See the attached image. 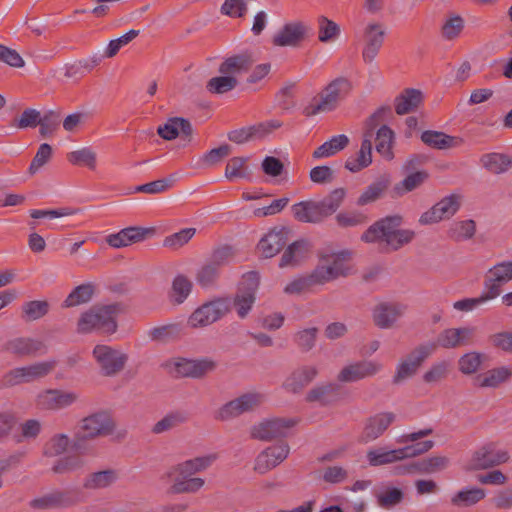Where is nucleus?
I'll use <instances>...</instances> for the list:
<instances>
[{"instance_id":"f257e3e1","label":"nucleus","mask_w":512,"mask_h":512,"mask_svg":"<svg viewBox=\"0 0 512 512\" xmlns=\"http://www.w3.org/2000/svg\"><path fill=\"white\" fill-rule=\"evenodd\" d=\"M121 311L122 306L119 303L95 305L81 314L77 331L83 334L93 331L114 333L117 329L116 317Z\"/></svg>"},{"instance_id":"f03ea898","label":"nucleus","mask_w":512,"mask_h":512,"mask_svg":"<svg viewBox=\"0 0 512 512\" xmlns=\"http://www.w3.org/2000/svg\"><path fill=\"white\" fill-rule=\"evenodd\" d=\"M351 83L344 77H339L330 82L320 93L319 99L314 98L303 109V114L311 117L323 112H330L337 108L338 104L346 98L351 91Z\"/></svg>"},{"instance_id":"7ed1b4c3","label":"nucleus","mask_w":512,"mask_h":512,"mask_svg":"<svg viewBox=\"0 0 512 512\" xmlns=\"http://www.w3.org/2000/svg\"><path fill=\"white\" fill-rule=\"evenodd\" d=\"M350 258L349 251L323 255L314 269L315 277L324 285L339 277L348 276L352 270L349 264Z\"/></svg>"},{"instance_id":"20e7f679","label":"nucleus","mask_w":512,"mask_h":512,"mask_svg":"<svg viewBox=\"0 0 512 512\" xmlns=\"http://www.w3.org/2000/svg\"><path fill=\"white\" fill-rule=\"evenodd\" d=\"M229 311V300L217 298L195 309L189 316L187 325L192 329L205 328L222 319Z\"/></svg>"},{"instance_id":"39448f33","label":"nucleus","mask_w":512,"mask_h":512,"mask_svg":"<svg viewBox=\"0 0 512 512\" xmlns=\"http://www.w3.org/2000/svg\"><path fill=\"white\" fill-rule=\"evenodd\" d=\"M509 459L510 455L507 450L498 448L497 444L494 442H489L472 453L466 470H486L504 464L508 462Z\"/></svg>"},{"instance_id":"423d86ee","label":"nucleus","mask_w":512,"mask_h":512,"mask_svg":"<svg viewBox=\"0 0 512 512\" xmlns=\"http://www.w3.org/2000/svg\"><path fill=\"white\" fill-rule=\"evenodd\" d=\"M93 357L99 367L100 374L105 377L118 375L126 366L128 355L108 345H96Z\"/></svg>"},{"instance_id":"0eeeda50","label":"nucleus","mask_w":512,"mask_h":512,"mask_svg":"<svg viewBox=\"0 0 512 512\" xmlns=\"http://www.w3.org/2000/svg\"><path fill=\"white\" fill-rule=\"evenodd\" d=\"M81 501V495L77 490H54L32 499L29 506L35 510L63 509Z\"/></svg>"},{"instance_id":"6e6552de","label":"nucleus","mask_w":512,"mask_h":512,"mask_svg":"<svg viewBox=\"0 0 512 512\" xmlns=\"http://www.w3.org/2000/svg\"><path fill=\"white\" fill-rule=\"evenodd\" d=\"M435 352L434 344H421L414 348L397 365L393 383L398 384L414 376L423 362Z\"/></svg>"},{"instance_id":"1a4fd4ad","label":"nucleus","mask_w":512,"mask_h":512,"mask_svg":"<svg viewBox=\"0 0 512 512\" xmlns=\"http://www.w3.org/2000/svg\"><path fill=\"white\" fill-rule=\"evenodd\" d=\"M264 401V396L258 392H248L224 404L216 412L215 418L227 421L258 408Z\"/></svg>"},{"instance_id":"9d476101","label":"nucleus","mask_w":512,"mask_h":512,"mask_svg":"<svg viewBox=\"0 0 512 512\" xmlns=\"http://www.w3.org/2000/svg\"><path fill=\"white\" fill-rule=\"evenodd\" d=\"M56 366L53 360L36 362L31 365L17 367L10 370L4 377L8 385L14 386L30 383L46 377Z\"/></svg>"},{"instance_id":"9b49d317","label":"nucleus","mask_w":512,"mask_h":512,"mask_svg":"<svg viewBox=\"0 0 512 512\" xmlns=\"http://www.w3.org/2000/svg\"><path fill=\"white\" fill-rule=\"evenodd\" d=\"M258 286L259 276L257 272H248L243 276L233 300V305L240 318H245L252 309L255 303V294Z\"/></svg>"},{"instance_id":"f8f14e48","label":"nucleus","mask_w":512,"mask_h":512,"mask_svg":"<svg viewBox=\"0 0 512 512\" xmlns=\"http://www.w3.org/2000/svg\"><path fill=\"white\" fill-rule=\"evenodd\" d=\"M114 429L115 424L111 416L106 412H97L85 417L81 421L80 433L77 439L105 437L112 434Z\"/></svg>"},{"instance_id":"ddd939ff","label":"nucleus","mask_w":512,"mask_h":512,"mask_svg":"<svg viewBox=\"0 0 512 512\" xmlns=\"http://www.w3.org/2000/svg\"><path fill=\"white\" fill-rule=\"evenodd\" d=\"M294 419L270 418L254 425L251 429V437L261 441H271L276 438L286 437L289 430L296 425Z\"/></svg>"},{"instance_id":"4468645a","label":"nucleus","mask_w":512,"mask_h":512,"mask_svg":"<svg viewBox=\"0 0 512 512\" xmlns=\"http://www.w3.org/2000/svg\"><path fill=\"white\" fill-rule=\"evenodd\" d=\"M512 281V261H501L488 269L484 276L485 292L493 300L497 298L502 287Z\"/></svg>"},{"instance_id":"2eb2a0df","label":"nucleus","mask_w":512,"mask_h":512,"mask_svg":"<svg viewBox=\"0 0 512 512\" xmlns=\"http://www.w3.org/2000/svg\"><path fill=\"white\" fill-rule=\"evenodd\" d=\"M433 430L431 428L421 429L417 432L407 433L401 435L397 438V443L407 444L409 442H416L411 445H405L404 447L397 448L400 461H403L408 458H414L420 456L429 450H431L434 446V442L432 440H425L421 442H417L419 439H422L426 436L432 434Z\"/></svg>"},{"instance_id":"dca6fc26","label":"nucleus","mask_w":512,"mask_h":512,"mask_svg":"<svg viewBox=\"0 0 512 512\" xmlns=\"http://www.w3.org/2000/svg\"><path fill=\"white\" fill-rule=\"evenodd\" d=\"M460 205L461 197L459 195L451 194L446 196L428 211L424 212L419 218V223L422 225H429L441 220L449 219L457 213Z\"/></svg>"},{"instance_id":"f3484780","label":"nucleus","mask_w":512,"mask_h":512,"mask_svg":"<svg viewBox=\"0 0 512 512\" xmlns=\"http://www.w3.org/2000/svg\"><path fill=\"white\" fill-rule=\"evenodd\" d=\"M289 453L290 447L287 443L269 446L257 455L253 469L258 474H266L287 459Z\"/></svg>"},{"instance_id":"a211bd4d","label":"nucleus","mask_w":512,"mask_h":512,"mask_svg":"<svg viewBox=\"0 0 512 512\" xmlns=\"http://www.w3.org/2000/svg\"><path fill=\"white\" fill-rule=\"evenodd\" d=\"M78 399L76 392L48 389L37 395L36 406L40 410L56 411L73 405Z\"/></svg>"},{"instance_id":"6ab92c4d","label":"nucleus","mask_w":512,"mask_h":512,"mask_svg":"<svg viewBox=\"0 0 512 512\" xmlns=\"http://www.w3.org/2000/svg\"><path fill=\"white\" fill-rule=\"evenodd\" d=\"M386 35V29L383 24L370 22L363 31L364 46L362 49V58L365 63H372L381 50Z\"/></svg>"},{"instance_id":"aec40b11","label":"nucleus","mask_w":512,"mask_h":512,"mask_svg":"<svg viewBox=\"0 0 512 512\" xmlns=\"http://www.w3.org/2000/svg\"><path fill=\"white\" fill-rule=\"evenodd\" d=\"M403 218L400 215L384 217L372 224L361 236L367 243H386L395 231L402 225Z\"/></svg>"},{"instance_id":"412c9836","label":"nucleus","mask_w":512,"mask_h":512,"mask_svg":"<svg viewBox=\"0 0 512 512\" xmlns=\"http://www.w3.org/2000/svg\"><path fill=\"white\" fill-rule=\"evenodd\" d=\"M407 306L393 301L378 303L372 310L374 324L380 329H390L405 314Z\"/></svg>"},{"instance_id":"4be33fe9","label":"nucleus","mask_w":512,"mask_h":512,"mask_svg":"<svg viewBox=\"0 0 512 512\" xmlns=\"http://www.w3.org/2000/svg\"><path fill=\"white\" fill-rule=\"evenodd\" d=\"M382 370V364L373 360H361L344 366L337 375L342 383L357 382L373 377Z\"/></svg>"},{"instance_id":"5701e85b","label":"nucleus","mask_w":512,"mask_h":512,"mask_svg":"<svg viewBox=\"0 0 512 512\" xmlns=\"http://www.w3.org/2000/svg\"><path fill=\"white\" fill-rule=\"evenodd\" d=\"M474 333L475 328L473 327L447 328L439 333L436 341L428 342L427 344H434L435 350L437 347L446 349L457 348L470 344Z\"/></svg>"},{"instance_id":"b1692460","label":"nucleus","mask_w":512,"mask_h":512,"mask_svg":"<svg viewBox=\"0 0 512 512\" xmlns=\"http://www.w3.org/2000/svg\"><path fill=\"white\" fill-rule=\"evenodd\" d=\"M309 27L302 22L286 23L274 36L272 43L279 47H296L306 38Z\"/></svg>"},{"instance_id":"393cba45","label":"nucleus","mask_w":512,"mask_h":512,"mask_svg":"<svg viewBox=\"0 0 512 512\" xmlns=\"http://www.w3.org/2000/svg\"><path fill=\"white\" fill-rule=\"evenodd\" d=\"M177 376L201 378L216 368V363L210 359L181 358L174 362Z\"/></svg>"},{"instance_id":"a878e982","label":"nucleus","mask_w":512,"mask_h":512,"mask_svg":"<svg viewBox=\"0 0 512 512\" xmlns=\"http://www.w3.org/2000/svg\"><path fill=\"white\" fill-rule=\"evenodd\" d=\"M319 374L315 365H301L294 369L283 382V388L294 394L304 390Z\"/></svg>"},{"instance_id":"bb28decb","label":"nucleus","mask_w":512,"mask_h":512,"mask_svg":"<svg viewBox=\"0 0 512 512\" xmlns=\"http://www.w3.org/2000/svg\"><path fill=\"white\" fill-rule=\"evenodd\" d=\"M152 233L153 229L151 228L128 227L120 230L118 233L108 235L106 242L113 248H122L141 242Z\"/></svg>"},{"instance_id":"cd10ccee","label":"nucleus","mask_w":512,"mask_h":512,"mask_svg":"<svg viewBox=\"0 0 512 512\" xmlns=\"http://www.w3.org/2000/svg\"><path fill=\"white\" fill-rule=\"evenodd\" d=\"M288 242V231L285 228L269 231L258 243V250L264 258H272L278 254Z\"/></svg>"},{"instance_id":"c85d7f7f","label":"nucleus","mask_w":512,"mask_h":512,"mask_svg":"<svg viewBox=\"0 0 512 512\" xmlns=\"http://www.w3.org/2000/svg\"><path fill=\"white\" fill-rule=\"evenodd\" d=\"M395 417L392 412H382L370 417L363 430V441L368 443L379 438L394 422Z\"/></svg>"},{"instance_id":"c756f323","label":"nucleus","mask_w":512,"mask_h":512,"mask_svg":"<svg viewBox=\"0 0 512 512\" xmlns=\"http://www.w3.org/2000/svg\"><path fill=\"white\" fill-rule=\"evenodd\" d=\"M43 349L44 345L41 341L29 337L13 338L2 346L3 351L19 357L33 356Z\"/></svg>"},{"instance_id":"7c9ffc66","label":"nucleus","mask_w":512,"mask_h":512,"mask_svg":"<svg viewBox=\"0 0 512 512\" xmlns=\"http://www.w3.org/2000/svg\"><path fill=\"white\" fill-rule=\"evenodd\" d=\"M372 130L366 131L363 136L361 147L356 156L349 157L345 162V168L355 173L372 163Z\"/></svg>"},{"instance_id":"2f4dec72","label":"nucleus","mask_w":512,"mask_h":512,"mask_svg":"<svg viewBox=\"0 0 512 512\" xmlns=\"http://www.w3.org/2000/svg\"><path fill=\"white\" fill-rule=\"evenodd\" d=\"M449 464V459L445 456H433L421 461L408 464L397 469L398 474L419 472L422 474H432L444 470Z\"/></svg>"},{"instance_id":"473e14b6","label":"nucleus","mask_w":512,"mask_h":512,"mask_svg":"<svg viewBox=\"0 0 512 512\" xmlns=\"http://www.w3.org/2000/svg\"><path fill=\"white\" fill-rule=\"evenodd\" d=\"M291 210L299 222L320 223L326 218L319 202L301 201L292 205Z\"/></svg>"},{"instance_id":"72a5a7b5","label":"nucleus","mask_w":512,"mask_h":512,"mask_svg":"<svg viewBox=\"0 0 512 512\" xmlns=\"http://www.w3.org/2000/svg\"><path fill=\"white\" fill-rule=\"evenodd\" d=\"M157 133L165 140H173L179 135L190 138L192 126L187 119L173 117L168 119L164 125H160L157 129Z\"/></svg>"},{"instance_id":"f704fd0d","label":"nucleus","mask_w":512,"mask_h":512,"mask_svg":"<svg viewBox=\"0 0 512 512\" xmlns=\"http://www.w3.org/2000/svg\"><path fill=\"white\" fill-rule=\"evenodd\" d=\"M308 251L309 245L306 241L299 240L293 242L284 251L279 266L285 268L299 265L307 257Z\"/></svg>"},{"instance_id":"c9c22d12","label":"nucleus","mask_w":512,"mask_h":512,"mask_svg":"<svg viewBox=\"0 0 512 512\" xmlns=\"http://www.w3.org/2000/svg\"><path fill=\"white\" fill-rule=\"evenodd\" d=\"M250 54L243 53L227 58L219 66V72L223 75L234 76L246 72L254 63Z\"/></svg>"},{"instance_id":"e433bc0d","label":"nucleus","mask_w":512,"mask_h":512,"mask_svg":"<svg viewBox=\"0 0 512 512\" xmlns=\"http://www.w3.org/2000/svg\"><path fill=\"white\" fill-rule=\"evenodd\" d=\"M423 100V95L417 89H405L395 99V111L398 115H405L415 111Z\"/></svg>"},{"instance_id":"4c0bfd02","label":"nucleus","mask_w":512,"mask_h":512,"mask_svg":"<svg viewBox=\"0 0 512 512\" xmlns=\"http://www.w3.org/2000/svg\"><path fill=\"white\" fill-rule=\"evenodd\" d=\"M217 459L216 454L196 457L194 459L186 460L174 467L176 474L190 477L197 472L207 469Z\"/></svg>"},{"instance_id":"58836bf2","label":"nucleus","mask_w":512,"mask_h":512,"mask_svg":"<svg viewBox=\"0 0 512 512\" xmlns=\"http://www.w3.org/2000/svg\"><path fill=\"white\" fill-rule=\"evenodd\" d=\"M421 140L428 146L436 149H448L458 147L462 144V139L447 135L438 131H424Z\"/></svg>"},{"instance_id":"ea45409f","label":"nucleus","mask_w":512,"mask_h":512,"mask_svg":"<svg viewBox=\"0 0 512 512\" xmlns=\"http://www.w3.org/2000/svg\"><path fill=\"white\" fill-rule=\"evenodd\" d=\"M366 457L372 467L394 464L400 461L398 449H389L385 446L368 450Z\"/></svg>"},{"instance_id":"a19ab883","label":"nucleus","mask_w":512,"mask_h":512,"mask_svg":"<svg viewBox=\"0 0 512 512\" xmlns=\"http://www.w3.org/2000/svg\"><path fill=\"white\" fill-rule=\"evenodd\" d=\"M340 386L337 383L329 382L315 386L306 395L307 402H319L327 405L332 402L338 394Z\"/></svg>"},{"instance_id":"79ce46f5","label":"nucleus","mask_w":512,"mask_h":512,"mask_svg":"<svg viewBox=\"0 0 512 512\" xmlns=\"http://www.w3.org/2000/svg\"><path fill=\"white\" fill-rule=\"evenodd\" d=\"M348 144L349 138L346 135H336L315 149L312 156L314 159L331 157L346 148Z\"/></svg>"},{"instance_id":"37998d69","label":"nucleus","mask_w":512,"mask_h":512,"mask_svg":"<svg viewBox=\"0 0 512 512\" xmlns=\"http://www.w3.org/2000/svg\"><path fill=\"white\" fill-rule=\"evenodd\" d=\"M118 479V473L114 469H107L89 474L83 483L86 489H103L112 485Z\"/></svg>"},{"instance_id":"c03bdc74","label":"nucleus","mask_w":512,"mask_h":512,"mask_svg":"<svg viewBox=\"0 0 512 512\" xmlns=\"http://www.w3.org/2000/svg\"><path fill=\"white\" fill-rule=\"evenodd\" d=\"M389 185V177L387 175L380 176L364 190V192L358 198L357 204L366 205L376 201L388 189Z\"/></svg>"},{"instance_id":"a18cd8bd","label":"nucleus","mask_w":512,"mask_h":512,"mask_svg":"<svg viewBox=\"0 0 512 512\" xmlns=\"http://www.w3.org/2000/svg\"><path fill=\"white\" fill-rule=\"evenodd\" d=\"M96 290L93 283H84L75 287L63 302L64 307H74L88 303Z\"/></svg>"},{"instance_id":"49530a36","label":"nucleus","mask_w":512,"mask_h":512,"mask_svg":"<svg viewBox=\"0 0 512 512\" xmlns=\"http://www.w3.org/2000/svg\"><path fill=\"white\" fill-rule=\"evenodd\" d=\"M486 496L484 489L471 487L458 491L452 498L451 503L457 507H469L477 504Z\"/></svg>"},{"instance_id":"de8ad7c7","label":"nucleus","mask_w":512,"mask_h":512,"mask_svg":"<svg viewBox=\"0 0 512 512\" xmlns=\"http://www.w3.org/2000/svg\"><path fill=\"white\" fill-rule=\"evenodd\" d=\"M512 372L507 367H500L487 371L484 374H479L475 378V384L478 387H497L502 382L506 381Z\"/></svg>"},{"instance_id":"09e8293b","label":"nucleus","mask_w":512,"mask_h":512,"mask_svg":"<svg viewBox=\"0 0 512 512\" xmlns=\"http://www.w3.org/2000/svg\"><path fill=\"white\" fill-rule=\"evenodd\" d=\"M480 162L482 166L493 174H500L508 170L511 166L510 158L501 153L484 154Z\"/></svg>"},{"instance_id":"8fccbe9b","label":"nucleus","mask_w":512,"mask_h":512,"mask_svg":"<svg viewBox=\"0 0 512 512\" xmlns=\"http://www.w3.org/2000/svg\"><path fill=\"white\" fill-rule=\"evenodd\" d=\"M316 285H322L320 280L315 277V271L313 270L310 274L298 277L288 283L284 292L291 295H299L311 290Z\"/></svg>"},{"instance_id":"3c124183","label":"nucleus","mask_w":512,"mask_h":512,"mask_svg":"<svg viewBox=\"0 0 512 512\" xmlns=\"http://www.w3.org/2000/svg\"><path fill=\"white\" fill-rule=\"evenodd\" d=\"M67 160L76 166H85L95 170L97 164V153L91 147H83L67 154Z\"/></svg>"},{"instance_id":"603ef678","label":"nucleus","mask_w":512,"mask_h":512,"mask_svg":"<svg viewBox=\"0 0 512 512\" xmlns=\"http://www.w3.org/2000/svg\"><path fill=\"white\" fill-rule=\"evenodd\" d=\"M464 19L457 14H449L443 21L441 36L447 41L457 39L464 29Z\"/></svg>"},{"instance_id":"864d4df0","label":"nucleus","mask_w":512,"mask_h":512,"mask_svg":"<svg viewBox=\"0 0 512 512\" xmlns=\"http://www.w3.org/2000/svg\"><path fill=\"white\" fill-rule=\"evenodd\" d=\"M204 483L205 481L202 478L185 477L184 475L177 474L171 486V492L175 494L195 493L204 486Z\"/></svg>"},{"instance_id":"5fc2aeb1","label":"nucleus","mask_w":512,"mask_h":512,"mask_svg":"<svg viewBox=\"0 0 512 512\" xmlns=\"http://www.w3.org/2000/svg\"><path fill=\"white\" fill-rule=\"evenodd\" d=\"M50 305L46 300H32L23 303L21 306L22 319L25 321H36L49 312Z\"/></svg>"},{"instance_id":"6e6d98bb","label":"nucleus","mask_w":512,"mask_h":512,"mask_svg":"<svg viewBox=\"0 0 512 512\" xmlns=\"http://www.w3.org/2000/svg\"><path fill=\"white\" fill-rule=\"evenodd\" d=\"M428 178V174L425 171H417L409 174L405 179L393 188V196L400 197L405 193L411 192L418 188Z\"/></svg>"},{"instance_id":"4d7b16f0","label":"nucleus","mask_w":512,"mask_h":512,"mask_svg":"<svg viewBox=\"0 0 512 512\" xmlns=\"http://www.w3.org/2000/svg\"><path fill=\"white\" fill-rule=\"evenodd\" d=\"M394 132L386 125L379 128L376 133V151L386 159H392V145Z\"/></svg>"},{"instance_id":"13d9d810","label":"nucleus","mask_w":512,"mask_h":512,"mask_svg":"<svg viewBox=\"0 0 512 512\" xmlns=\"http://www.w3.org/2000/svg\"><path fill=\"white\" fill-rule=\"evenodd\" d=\"M318 332L319 330L316 327L304 328L298 330L293 335L292 339L297 348L301 352L306 353L314 348L317 341Z\"/></svg>"},{"instance_id":"bf43d9fd","label":"nucleus","mask_w":512,"mask_h":512,"mask_svg":"<svg viewBox=\"0 0 512 512\" xmlns=\"http://www.w3.org/2000/svg\"><path fill=\"white\" fill-rule=\"evenodd\" d=\"M476 231V224L473 220L455 222L448 230V236L455 241H464L472 238Z\"/></svg>"},{"instance_id":"052dcab7","label":"nucleus","mask_w":512,"mask_h":512,"mask_svg":"<svg viewBox=\"0 0 512 512\" xmlns=\"http://www.w3.org/2000/svg\"><path fill=\"white\" fill-rule=\"evenodd\" d=\"M238 84L234 76L221 75L211 78L207 84L206 89L212 94H224L233 90Z\"/></svg>"},{"instance_id":"680f3d73","label":"nucleus","mask_w":512,"mask_h":512,"mask_svg":"<svg viewBox=\"0 0 512 512\" xmlns=\"http://www.w3.org/2000/svg\"><path fill=\"white\" fill-rule=\"evenodd\" d=\"M404 493L400 488L387 486L377 494L378 505L389 509L402 502Z\"/></svg>"},{"instance_id":"e2e57ef3","label":"nucleus","mask_w":512,"mask_h":512,"mask_svg":"<svg viewBox=\"0 0 512 512\" xmlns=\"http://www.w3.org/2000/svg\"><path fill=\"white\" fill-rule=\"evenodd\" d=\"M187 417L180 412L170 413L156 422L152 428L154 434H161L170 431L181 424L185 423Z\"/></svg>"},{"instance_id":"0e129e2a","label":"nucleus","mask_w":512,"mask_h":512,"mask_svg":"<svg viewBox=\"0 0 512 512\" xmlns=\"http://www.w3.org/2000/svg\"><path fill=\"white\" fill-rule=\"evenodd\" d=\"M415 238V232L410 229H401L400 227L385 243L387 251H398L405 245L411 243Z\"/></svg>"},{"instance_id":"69168bd1","label":"nucleus","mask_w":512,"mask_h":512,"mask_svg":"<svg viewBox=\"0 0 512 512\" xmlns=\"http://www.w3.org/2000/svg\"><path fill=\"white\" fill-rule=\"evenodd\" d=\"M247 157H233L231 158L225 168V177L229 181L237 178H245L247 176Z\"/></svg>"},{"instance_id":"338daca9","label":"nucleus","mask_w":512,"mask_h":512,"mask_svg":"<svg viewBox=\"0 0 512 512\" xmlns=\"http://www.w3.org/2000/svg\"><path fill=\"white\" fill-rule=\"evenodd\" d=\"M345 195L346 192L343 188H336L322 201H319L326 217L332 215L340 207Z\"/></svg>"},{"instance_id":"774afa93","label":"nucleus","mask_w":512,"mask_h":512,"mask_svg":"<svg viewBox=\"0 0 512 512\" xmlns=\"http://www.w3.org/2000/svg\"><path fill=\"white\" fill-rule=\"evenodd\" d=\"M192 289L191 281L183 276L178 275L172 283V294L171 297L178 304L184 302V300L188 297Z\"/></svg>"}]
</instances>
